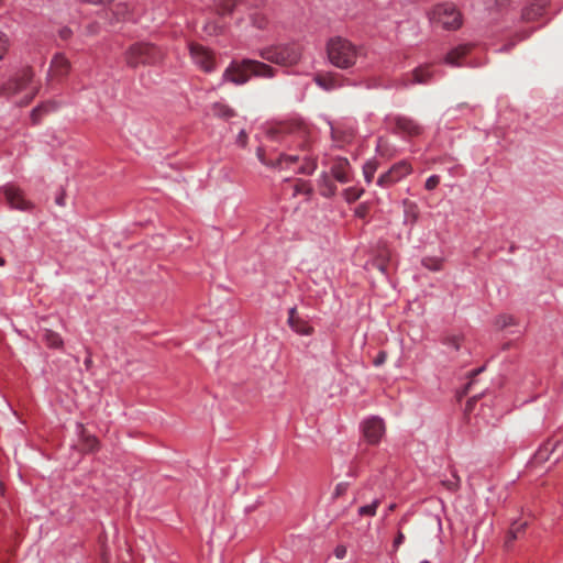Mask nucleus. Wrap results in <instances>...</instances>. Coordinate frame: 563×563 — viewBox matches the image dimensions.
Returning <instances> with one entry per match:
<instances>
[{
    "instance_id": "nucleus-1",
    "label": "nucleus",
    "mask_w": 563,
    "mask_h": 563,
    "mask_svg": "<svg viewBox=\"0 0 563 563\" xmlns=\"http://www.w3.org/2000/svg\"><path fill=\"white\" fill-rule=\"evenodd\" d=\"M274 76V68L265 63L255 59L232 60L222 74L221 84L232 82L242 86L252 77L272 78Z\"/></svg>"
},
{
    "instance_id": "nucleus-2",
    "label": "nucleus",
    "mask_w": 563,
    "mask_h": 563,
    "mask_svg": "<svg viewBox=\"0 0 563 563\" xmlns=\"http://www.w3.org/2000/svg\"><path fill=\"white\" fill-rule=\"evenodd\" d=\"M327 55L331 65L340 69L352 68L360 56V49L349 40L336 36L327 44Z\"/></svg>"
},
{
    "instance_id": "nucleus-3",
    "label": "nucleus",
    "mask_w": 563,
    "mask_h": 563,
    "mask_svg": "<svg viewBox=\"0 0 563 563\" xmlns=\"http://www.w3.org/2000/svg\"><path fill=\"white\" fill-rule=\"evenodd\" d=\"M258 157L263 164L278 169H288L299 164L298 167H294V172L302 175H312L318 166L317 158L310 155H305L300 158L299 155L282 153L274 161L271 159L269 162H265L260 154Z\"/></svg>"
},
{
    "instance_id": "nucleus-4",
    "label": "nucleus",
    "mask_w": 563,
    "mask_h": 563,
    "mask_svg": "<svg viewBox=\"0 0 563 563\" xmlns=\"http://www.w3.org/2000/svg\"><path fill=\"white\" fill-rule=\"evenodd\" d=\"M429 21L433 27L446 31L457 30L462 25V15L452 3H440L429 13Z\"/></svg>"
},
{
    "instance_id": "nucleus-5",
    "label": "nucleus",
    "mask_w": 563,
    "mask_h": 563,
    "mask_svg": "<svg viewBox=\"0 0 563 563\" xmlns=\"http://www.w3.org/2000/svg\"><path fill=\"white\" fill-rule=\"evenodd\" d=\"M261 57L274 64L291 66L300 60L301 47L297 43L271 46L261 51Z\"/></svg>"
},
{
    "instance_id": "nucleus-6",
    "label": "nucleus",
    "mask_w": 563,
    "mask_h": 563,
    "mask_svg": "<svg viewBox=\"0 0 563 563\" xmlns=\"http://www.w3.org/2000/svg\"><path fill=\"white\" fill-rule=\"evenodd\" d=\"M162 51L150 43H136L132 45L125 53V60L130 67L140 65L155 64L162 59Z\"/></svg>"
},
{
    "instance_id": "nucleus-7",
    "label": "nucleus",
    "mask_w": 563,
    "mask_h": 563,
    "mask_svg": "<svg viewBox=\"0 0 563 563\" xmlns=\"http://www.w3.org/2000/svg\"><path fill=\"white\" fill-rule=\"evenodd\" d=\"M33 71L29 67H22L10 75L2 86L7 97H13L27 89L33 79Z\"/></svg>"
},
{
    "instance_id": "nucleus-8",
    "label": "nucleus",
    "mask_w": 563,
    "mask_h": 563,
    "mask_svg": "<svg viewBox=\"0 0 563 563\" xmlns=\"http://www.w3.org/2000/svg\"><path fill=\"white\" fill-rule=\"evenodd\" d=\"M387 122L395 129L396 132L417 136L423 131L422 125L411 117L404 114H391L386 118Z\"/></svg>"
},
{
    "instance_id": "nucleus-9",
    "label": "nucleus",
    "mask_w": 563,
    "mask_h": 563,
    "mask_svg": "<svg viewBox=\"0 0 563 563\" xmlns=\"http://www.w3.org/2000/svg\"><path fill=\"white\" fill-rule=\"evenodd\" d=\"M434 74L429 66L421 65L416 67L410 74L395 82L396 89H406L413 85H428L433 81Z\"/></svg>"
},
{
    "instance_id": "nucleus-10",
    "label": "nucleus",
    "mask_w": 563,
    "mask_h": 563,
    "mask_svg": "<svg viewBox=\"0 0 563 563\" xmlns=\"http://www.w3.org/2000/svg\"><path fill=\"white\" fill-rule=\"evenodd\" d=\"M411 173V166L406 161H400L396 164H394L387 172L382 174L377 178V186L383 188H388L393 186L394 184L400 181L402 178H405L407 175Z\"/></svg>"
},
{
    "instance_id": "nucleus-11",
    "label": "nucleus",
    "mask_w": 563,
    "mask_h": 563,
    "mask_svg": "<svg viewBox=\"0 0 563 563\" xmlns=\"http://www.w3.org/2000/svg\"><path fill=\"white\" fill-rule=\"evenodd\" d=\"M361 429L369 444H377L385 433V423L382 418L373 416L363 420Z\"/></svg>"
},
{
    "instance_id": "nucleus-12",
    "label": "nucleus",
    "mask_w": 563,
    "mask_h": 563,
    "mask_svg": "<svg viewBox=\"0 0 563 563\" xmlns=\"http://www.w3.org/2000/svg\"><path fill=\"white\" fill-rule=\"evenodd\" d=\"M190 55L194 63L206 73H212L216 64L212 54L201 45H190Z\"/></svg>"
},
{
    "instance_id": "nucleus-13",
    "label": "nucleus",
    "mask_w": 563,
    "mask_h": 563,
    "mask_svg": "<svg viewBox=\"0 0 563 563\" xmlns=\"http://www.w3.org/2000/svg\"><path fill=\"white\" fill-rule=\"evenodd\" d=\"M3 195L12 209H16L20 211H26L32 208V203L26 201L20 191L19 188L14 186H8L3 190Z\"/></svg>"
},
{
    "instance_id": "nucleus-14",
    "label": "nucleus",
    "mask_w": 563,
    "mask_h": 563,
    "mask_svg": "<svg viewBox=\"0 0 563 563\" xmlns=\"http://www.w3.org/2000/svg\"><path fill=\"white\" fill-rule=\"evenodd\" d=\"M278 132L298 139L299 140L298 146L300 148L306 147V143H305L303 139L306 137L307 130L302 123H300L298 121L283 123L278 126Z\"/></svg>"
},
{
    "instance_id": "nucleus-15",
    "label": "nucleus",
    "mask_w": 563,
    "mask_h": 563,
    "mask_svg": "<svg viewBox=\"0 0 563 563\" xmlns=\"http://www.w3.org/2000/svg\"><path fill=\"white\" fill-rule=\"evenodd\" d=\"M331 174L341 184H347L352 180L351 165L347 158L339 157L331 167Z\"/></svg>"
},
{
    "instance_id": "nucleus-16",
    "label": "nucleus",
    "mask_w": 563,
    "mask_h": 563,
    "mask_svg": "<svg viewBox=\"0 0 563 563\" xmlns=\"http://www.w3.org/2000/svg\"><path fill=\"white\" fill-rule=\"evenodd\" d=\"M287 323L290 329L299 335H311L313 328L309 325L305 320L297 317L296 307H291L288 310Z\"/></svg>"
},
{
    "instance_id": "nucleus-17",
    "label": "nucleus",
    "mask_w": 563,
    "mask_h": 563,
    "mask_svg": "<svg viewBox=\"0 0 563 563\" xmlns=\"http://www.w3.org/2000/svg\"><path fill=\"white\" fill-rule=\"evenodd\" d=\"M69 60L63 54H56L52 62L48 76L62 78L69 71Z\"/></svg>"
},
{
    "instance_id": "nucleus-18",
    "label": "nucleus",
    "mask_w": 563,
    "mask_h": 563,
    "mask_svg": "<svg viewBox=\"0 0 563 563\" xmlns=\"http://www.w3.org/2000/svg\"><path fill=\"white\" fill-rule=\"evenodd\" d=\"M313 81L324 91H332L342 87L340 79L332 74H318L314 76Z\"/></svg>"
},
{
    "instance_id": "nucleus-19",
    "label": "nucleus",
    "mask_w": 563,
    "mask_h": 563,
    "mask_svg": "<svg viewBox=\"0 0 563 563\" xmlns=\"http://www.w3.org/2000/svg\"><path fill=\"white\" fill-rule=\"evenodd\" d=\"M527 527H528L527 520H521V519L512 520L510 523V528L507 532L506 539H505V547L509 548L514 541L521 538V536L525 532Z\"/></svg>"
},
{
    "instance_id": "nucleus-20",
    "label": "nucleus",
    "mask_w": 563,
    "mask_h": 563,
    "mask_svg": "<svg viewBox=\"0 0 563 563\" xmlns=\"http://www.w3.org/2000/svg\"><path fill=\"white\" fill-rule=\"evenodd\" d=\"M60 107V103L54 100L42 102L31 111V120L33 123H38L42 115L53 112Z\"/></svg>"
},
{
    "instance_id": "nucleus-21",
    "label": "nucleus",
    "mask_w": 563,
    "mask_h": 563,
    "mask_svg": "<svg viewBox=\"0 0 563 563\" xmlns=\"http://www.w3.org/2000/svg\"><path fill=\"white\" fill-rule=\"evenodd\" d=\"M468 49H470V46L466 45V44L459 45V46L452 48L445 55L444 63L446 65H450V66H453V67L462 66V63L460 62V59L467 54Z\"/></svg>"
},
{
    "instance_id": "nucleus-22",
    "label": "nucleus",
    "mask_w": 563,
    "mask_h": 563,
    "mask_svg": "<svg viewBox=\"0 0 563 563\" xmlns=\"http://www.w3.org/2000/svg\"><path fill=\"white\" fill-rule=\"evenodd\" d=\"M77 429L80 431L81 443H82L84 450L86 452L98 451L100 444H99V440L97 439V437H95L92 434H86L84 426L81 423L77 424Z\"/></svg>"
},
{
    "instance_id": "nucleus-23",
    "label": "nucleus",
    "mask_w": 563,
    "mask_h": 563,
    "mask_svg": "<svg viewBox=\"0 0 563 563\" xmlns=\"http://www.w3.org/2000/svg\"><path fill=\"white\" fill-rule=\"evenodd\" d=\"M320 186V195L324 198H331L336 192V186L330 180L327 173H322L318 179Z\"/></svg>"
},
{
    "instance_id": "nucleus-24",
    "label": "nucleus",
    "mask_w": 563,
    "mask_h": 563,
    "mask_svg": "<svg viewBox=\"0 0 563 563\" xmlns=\"http://www.w3.org/2000/svg\"><path fill=\"white\" fill-rule=\"evenodd\" d=\"M213 114L221 119H231L235 115V111L225 102L218 101L212 104Z\"/></svg>"
},
{
    "instance_id": "nucleus-25",
    "label": "nucleus",
    "mask_w": 563,
    "mask_h": 563,
    "mask_svg": "<svg viewBox=\"0 0 563 563\" xmlns=\"http://www.w3.org/2000/svg\"><path fill=\"white\" fill-rule=\"evenodd\" d=\"M547 4V0H538V2L531 7H527L522 10V19L532 20L534 16L540 15Z\"/></svg>"
},
{
    "instance_id": "nucleus-26",
    "label": "nucleus",
    "mask_w": 563,
    "mask_h": 563,
    "mask_svg": "<svg viewBox=\"0 0 563 563\" xmlns=\"http://www.w3.org/2000/svg\"><path fill=\"white\" fill-rule=\"evenodd\" d=\"M406 207L404 214V223L413 225L418 220V212L416 203H408L407 200L404 201Z\"/></svg>"
},
{
    "instance_id": "nucleus-27",
    "label": "nucleus",
    "mask_w": 563,
    "mask_h": 563,
    "mask_svg": "<svg viewBox=\"0 0 563 563\" xmlns=\"http://www.w3.org/2000/svg\"><path fill=\"white\" fill-rule=\"evenodd\" d=\"M556 444H552L551 442L544 443L534 454V460L537 463H543L549 460L550 454L555 450Z\"/></svg>"
},
{
    "instance_id": "nucleus-28",
    "label": "nucleus",
    "mask_w": 563,
    "mask_h": 563,
    "mask_svg": "<svg viewBox=\"0 0 563 563\" xmlns=\"http://www.w3.org/2000/svg\"><path fill=\"white\" fill-rule=\"evenodd\" d=\"M363 175L366 184H371L373 181L374 175L377 170V163L374 159H368L364 163L363 167Z\"/></svg>"
},
{
    "instance_id": "nucleus-29",
    "label": "nucleus",
    "mask_w": 563,
    "mask_h": 563,
    "mask_svg": "<svg viewBox=\"0 0 563 563\" xmlns=\"http://www.w3.org/2000/svg\"><path fill=\"white\" fill-rule=\"evenodd\" d=\"M364 194V189L352 186L343 190V197L346 202L352 203L358 200Z\"/></svg>"
},
{
    "instance_id": "nucleus-30",
    "label": "nucleus",
    "mask_w": 563,
    "mask_h": 563,
    "mask_svg": "<svg viewBox=\"0 0 563 563\" xmlns=\"http://www.w3.org/2000/svg\"><path fill=\"white\" fill-rule=\"evenodd\" d=\"M379 505V499H374L371 504L361 506L357 510L360 516L374 517Z\"/></svg>"
},
{
    "instance_id": "nucleus-31",
    "label": "nucleus",
    "mask_w": 563,
    "mask_h": 563,
    "mask_svg": "<svg viewBox=\"0 0 563 563\" xmlns=\"http://www.w3.org/2000/svg\"><path fill=\"white\" fill-rule=\"evenodd\" d=\"M442 344L449 350L457 352L461 347V336L448 335L442 340Z\"/></svg>"
},
{
    "instance_id": "nucleus-32",
    "label": "nucleus",
    "mask_w": 563,
    "mask_h": 563,
    "mask_svg": "<svg viewBox=\"0 0 563 563\" xmlns=\"http://www.w3.org/2000/svg\"><path fill=\"white\" fill-rule=\"evenodd\" d=\"M350 487V483L347 482H340L335 485V488L332 494V498H338L342 495H344Z\"/></svg>"
},
{
    "instance_id": "nucleus-33",
    "label": "nucleus",
    "mask_w": 563,
    "mask_h": 563,
    "mask_svg": "<svg viewBox=\"0 0 563 563\" xmlns=\"http://www.w3.org/2000/svg\"><path fill=\"white\" fill-rule=\"evenodd\" d=\"M440 184V176L439 175H431L427 178L424 188L427 190H433L438 185Z\"/></svg>"
},
{
    "instance_id": "nucleus-34",
    "label": "nucleus",
    "mask_w": 563,
    "mask_h": 563,
    "mask_svg": "<svg viewBox=\"0 0 563 563\" xmlns=\"http://www.w3.org/2000/svg\"><path fill=\"white\" fill-rule=\"evenodd\" d=\"M222 13L229 14L235 7V0H221Z\"/></svg>"
},
{
    "instance_id": "nucleus-35",
    "label": "nucleus",
    "mask_w": 563,
    "mask_h": 563,
    "mask_svg": "<svg viewBox=\"0 0 563 563\" xmlns=\"http://www.w3.org/2000/svg\"><path fill=\"white\" fill-rule=\"evenodd\" d=\"M422 265L427 267L430 271H439L441 267L440 262L433 261L431 258H424L422 260Z\"/></svg>"
},
{
    "instance_id": "nucleus-36",
    "label": "nucleus",
    "mask_w": 563,
    "mask_h": 563,
    "mask_svg": "<svg viewBox=\"0 0 563 563\" xmlns=\"http://www.w3.org/2000/svg\"><path fill=\"white\" fill-rule=\"evenodd\" d=\"M8 51V37L0 32V59H2Z\"/></svg>"
},
{
    "instance_id": "nucleus-37",
    "label": "nucleus",
    "mask_w": 563,
    "mask_h": 563,
    "mask_svg": "<svg viewBox=\"0 0 563 563\" xmlns=\"http://www.w3.org/2000/svg\"><path fill=\"white\" fill-rule=\"evenodd\" d=\"M497 323L501 328H506L508 325L514 324V318L511 316H507V314L499 316L498 319H497Z\"/></svg>"
},
{
    "instance_id": "nucleus-38",
    "label": "nucleus",
    "mask_w": 563,
    "mask_h": 563,
    "mask_svg": "<svg viewBox=\"0 0 563 563\" xmlns=\"http://www.w3.org/2000/svg\"><path fill=\"white\" fill-rule=\"evenodd\" d=\"M386 357H387L386 352H384V351L378 352V354H377V355L375 356V358L373 360V365H374L375 367H379V366H382V365L385 363Z\"/></svg>"
},
{
    "instance_id": "nucleus-39",
    "label": "nucleus",
    "mask_w": 563,
    "mask_h": 563,
    "mask_svg": "<svg viewBox=\"0 0 563 563\" xmlns=\"http://www.w3.org/2000/svg\"><path fill=\"white\" fill-rule=\"evenodd\" d=\"M346 551L347 550H346L345 545L339 544V545L335 547L333 553H334L336 559H343L346 555Z\"/></svg>"
},
{
    "instance_id": "nucleus-40",
    "label": "nucleus",
    "mask_w": 563,
    "mask_h": 563,
    "mask_svg": "<svg viewBox=\"0 0 563 563\" xmlns=\"http://www.w3.org/2000/svg\"><path fill=\"white\" fill-rule=\"evenodd\" d=\"M404 540H405V536L402 532L399 531L397 533L396 538L394 539V543H393L394 548H398L404 542Z\"/></svg>"
},
{
    "instance_id": "nucleus-41",
    "label": "nucleus",
    "mask_w": 563,
    "mask_h": 563,
    "mask_svg": "<svg viewBox=\"0 0 563 563\" xmlns=\"http://www.w3.org/2000/svg\"><path fill=\"white\" fill-rule=\"evenodd\" d=\"M238 142H240L242 145L245 144L246 142V133L244 130H241L240 133L238 134Z\"/></svg>"
},
{
    "instance_id": "nucleus-42",
    "label": "nucleus",
    "mask_w": 563,
    "mask_h": 563,
    "mask_svg": "<svg viewBox=\"0 0 563 563\" xmlns=\"http://www.w3.org/2000/svg\"><path fill=\"white\" fill-rule=\"evenodd\" d=\"M365 210H366L365 206H360V207L356 208L355 214L357 217H364L365 216Z\"/></svg>"
},
{
    "instance_id": "nucleus-43",
    "label": "nucleus",
    "mask_w": 563,
    "mask_h": 563,
    "mask_svg": "<svg viewBox=\"0 0 563 563\" xmlns=\"http://www.w3.org/2000/svg\"><path fill=\"white\" fill-rule=\"evenodd\" d=\"M55 202L58 206H65V197H64V195L62 194V195L57 196L56 199H55Z\"/></svg>"
},
{
    "instance_id": "nucleus-44",
    "label": "nucleus",
    "mask_w": 563,
    "mask_h": 563,
    "mask_svg": "<svg viewBox=\"0 0 563 563\" xmlns=\"http://www.w3.org/2000/svg\"><path fill=\"white\" fill-rule=\"evenodd\" d=\"M514 46V43L507 44L501 46L500 48L496 49V52H508Z\"/></svg>"
},
{
    "instance_id": "nucleus-45",
    "label": "nucleus",
    "mask_w": 563,
    "mask_h": 563,
    "mask_svg": "<svg viewBox=\"0 0 563 563\" xmlns=\"http://www.w3.org/2000/svg\"><path fill=\"white\" fill-rule=\"evenodd\" d=\"M70 33H71V32H70V30H69V29H64V30H62V31H60V36H62L63 38H67V37L70 35Z\"/></svg>"
},
{
    "instance_id": "nucleus-46",
    "label": "nucleus",
    "mask_w": 563,
    "mask_h": 563,
    "mask_svg": "<svg viewBox=\"0 0 563 563\" xmlns=\"http://www.w3.org/2000/svg\"><path fill=\"white\" fill-rule=\"evenodd\" d=\"M505 2L506 0H496V5L498 7V10H504L505 9Z\"/></svg>"
},
{
    "instance_id": "nucleus-47",
    "label": "nucleus",
    "mask_w": 563,
    "mask_h": 563,
    "mask_svg": "<svg viewBox=\"0 0 563 563\" xmlns=\"http://www.w3.org/2000/svg\"><path fill=\"white\" fill-rule=\"evenodd\" d=\"M484 369H485V366H481V367L472 371V375L475 376V375L482 373Z\"/></svg>"
},
{
    "instance_id": "nucleus-48",
    "label": "nucleus",
    "mask_w": 563,
    "mask_h": 563,
    "mask_svg": "<svg viewBox=\"0 0 563 563\" xmlns=\"http://www.w3.org/2000/svg\"><path fill=\"white\" fill-rule=\"evenodd\" d=\"M459 108H468V104L467 103H461V104H459Z\"/></svg>"
},
{
    "instance_id": "nucleus-49",
    "label": "nucleus",
    "mask_w": 563,
    "mask_h": 563,
    "mask_svg": "<svg viewBox=\"0 0 563 563\" xmlns=\"http://www.w3.org/2000/svg\"><path fill=\"white\" fill-rule=\"evenodd\" d=\"M394 508H395V504H390L388 507V510L391 511V510H394Z\"/></svg>"
},
{
    "instance_id": "nucleus-50",
    "label": "nucleus",
    "mask_w": 563,
    "mask_h": 563,
    "mask_svg": "<svg viewBox=\"0 0 563 563\" xmlns=\"http://www.w3.org/2000/svg\"><path fill=\"white\" fill-rule=\"evenodd\" d=\"M4 263H5V262H4L3 257H1V256H0V266H3V265H4Z\"/></svg>"
},
{
    "instance_id": "nucleus-51",
    "label": "nucleus",
    "mask_w": 563,
    "mask_h": 563,
    "mask_svg": "<svg viewBox=\"0 0 563 563\" xmlns=\"http://www.w3.org/2000/svg\"><path fill=\"white\" fill-rule=\"evenodd\" d=\"M328 124L330 125L331 132H333V125L331 121H328Z\"/></svg>"
},
{
    "instance_id": "nucleus-52",
    "label": "nucleus",
    "mask_w": 563,
    "mask_h": 563,
    "mask_svg": "<svg viewBox=\"0 0 563 563\" xmlns=\"http://www.w3.org/2000/svg\"><path fill=\"white\" fill-rule=\"evenodd\" d=\"M420 563H431V562L428 560H422Z\"/></svg>"
}]
</instances>
